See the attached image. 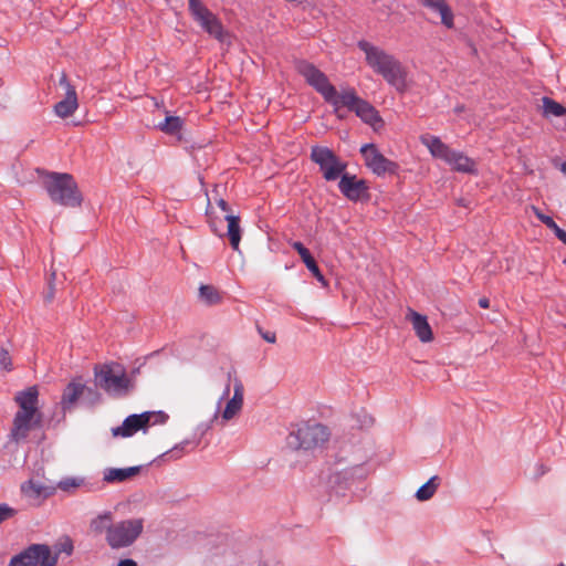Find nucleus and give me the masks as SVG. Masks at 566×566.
<instances>
[{"instance_id":"obj_9","label":"nucleus","mask_w":566,"mask_h":566,"mask_svg":"<svg viewBox=\"0 0 566 566\" xmlns=\"http://www.w3.org/2000/svg\"><path fill=\"white\" fill-rule=\"evenodd\" d=\"M167 419L168 415L164 411L134 413L125 418L120 426L112 428V434L114 437L128 438L149 424L165 423Z\"/></svg>"},{"instance_id":"obj_25","label":"nucleus","mask_w":566,"mask_h":566,"mask_svg":"<svg viewBox=\"0 0 566 566\" xmlns=\"http://www.w3.org/2000/svg\"><path fill=\"white\" fill-rule=\"evenodd\" d=\"M452 169L460 172H474L475 171V163L468 156H465L461 151L453 150L447 161Z\"/></svg>"},{"instance_id":"obj_26","label":"nucleus","mask_w":566,"mask_h":566,"mask_svg":"<svg viewBox=\"0 0 566 566\" xmlns=\"http://www.w3.org/2000/svg\"><path fill=\"white\" fill-rule=\"evenodd\" d=\"M224 219L228 222L227 235L230 240V244L234 251H238L241 241L240 218L238 216L227 213Z\"/></svg>"},{"instance_id":"obj_36","label":"nucleus","mask_w":566,"mask_h":566,"mask_svg":"<svg viewBox=\"0 0 566 566\" xmlns=\"http://www.w3.org/2000/svg\"><path fill=\"white\" fill-rule=\"evenodd\" d=\"M15 513H17V511L13 507H11L9 504L1 503L0 504V525L4 521L13 517L15 515Z\"/></svg>"},{"instance_id":"obj_30","label":"nucleus","mask_w":566,"mask_h":566,"mask_svg":"<svg viewBox=\"0 0 566 566\" xmlns=\"http://www.w3.org/2000/svg\"><path fill=\"white\" fill-rule=\"evenodd\" d=\"M184 120L179 116H167L157 127L166 134H177L181 130Z\"/></svg>"},{"instance_id":"obj_7","label":"nucleus","mask_w":566,"mask_h":566,"mask_svg":"<svg viewBox=\"0 0 566 566\" xmlns=\"http://www.w3.org/2000/svg\"><path fill=\"white\" fill-rule=\"evenodd\" d=\"M143 531V518L123 520L113 524L105 536V541L112 549L126 548L138 539Z\"/></svg>"},{"instance_id":"obj_23","label":"nucleus","mask_w":566,"mask_h":566,"mask_svg":"<svg viewBox=\"0 0 566 566\" xmlns=\"http://www.w3.org/2000/svg\"><path fill=\"white\" fill-rule=\"evenodd\" d=\"M353 112L366 124L376 126L381 123V118L376 108L367 101L360 98Z\"/></svg>"},{"instance_id":"obj_10","label":"nucleus","mask_w":566,"mask_h":566,"mask_svg":"<svg viewBox=\"0 0 566 566\" xmlns=\"http://www.w3.org/2000/svg\"><path fill=\"white\" fill-rule=\"evenodd\" d=\"M57 555L46 544H31L11 557L9 566H55Z\"/></svg>"},{"instance_id":"obj_17","label":"nucleus","mask_w":566,"mask_h":566,"mask_svg":"<svg viewBox=\"0 0 566 566\" xmlns=\"http://www.w3.org/2000/svg\"><path fill=\"white\" fill-rule=\"evenodd\" d=\"M243 395H244V388L239 379H234L233 384V396L231 399L228 400L226 408L223 409L221 413V418L223 422H227L234 418L243 406Z\"/></svg>"},{"instance_id":"obj_29","label":"nucleus","mask_w":566,"mask_h":566,"mask_svg":"<svg viewBox=\"0 0 566 566\" xmlns=\"http://www.w3.org/2000/svg\"><path fill=\"white\" fill-rule=\"evenodd\" d=\"M439 486V478L437 475L430 478L423 485H421L417 492L416 497L420 502L430 500Z\"/></svg>"},{"instance_id":"obj_19","label":"nucleus","mask_w":566,"mask_h":566,"mask_svg":"<svg viewBox=\"0 0 566 566\" xmlns=\"http://www.w3.org/2000/svg\"><path fill=\"white\" fill-rule=\"evenodd\" d=\"M291 247L300 254L307 270L315 276V279L319 283H322L323 286H327V281L325 280L323 273L321 272L315 259L312 256L308 249H306L304 244L300 241L292 242Z\"/></svg>"},{"instance_id":"obj_42","label":"nucleus","mask_w":566,"mask_h":566,"mask_svg":"<svg viewBox=\"0 0 566 566\" xmlns=\"http://www.w3.org/2000/svg\"><path fill=\"white\" fill-rule=\"evenodd\" d=\"M479 305L482 307V308H489L490 307V301L489 298L486 297H482L479 300Z\"/></svg>"},{"instance_id":"obj_43","label":"nucleus","mask_w":566,"mask_h":566,"mask_svg":"<svg viewBox=\"0 0 566 566\" xmlns=\"http://www.w3.org/2000/svg\"><path fill=\"white\" fill-rule=\"evenodd\" d=\"M557 238L566 245V231L565 230H563L562 232H558Z\"/></svg>"},{"instance_id":"obj_15","label":"nucleus","mask_w":566,"mask_h":566,"mask_svg":"<svg viewBox=\"0 0 566 566\" xmlns=\"http://www.w3.org/2000/svg\"><path fill=\"white\" fill-rule=\"evenodd\" d=\"M339 191L350 201H359L367 197L368 186L364 179L355 175L344 174L338 182Z\"/></svg>"},{"instance_id":"obj_37","label":"nucleus","mask_w":566,"mask_h":566,"mask_svg":"<svg viewBox=\"0 0 566 566\" xmlns=\"http://www.w3.org/2000/svg\"><path fill=\"white\" fill-rule=\"evenodd\" d=\"M259 333H260L261 337H262L265 342H268V343H270V344H274V343H275V340H276V335H275V333H274V332H263L261 328H259Z\"/></svg>"},{"instance_id":"obj_16","label":"nucleus","mask_w":566,"mask_h":566,"mask_svg":"<svg viewBox=\"0 0 566 566\" xmlns=\"http://www.w3.org/2000/svg\"><path fill=\"white\" fill-rule=\"evenodd\" d=\"M218 417H219V413H218V410H216L212 418L209 421L201 422L196 427L195 433H193L195 439L192 441L184 440L180 443L176 444L171 450L166 452L164 455L170 454V458L179 459L184 454L186 448L189 444L193 443V448L197 447L200 442V439L211 429L212 423L218 419Z\"/></svg>"},{"instance_id":"obj_13","label":"nucleus","mask_w":566,"mask_h":566,"mask_svg":"<svg viewBox=\"0 0 566 566\" xmlns=\"http://www.w3.org/2000/svg\"><path fill=\"white\" fill-rule=\"evenodd\" d=\"M365 165L377 176L386 174L395 175L398 171V164L387 159L374 144H365L360 148Z\"/></svg>"},{"instance_id":"obj_33","label":"nucleus","mask_w":566,"mask_h":566,"mask_svg":"<svg viewBox=\"0 0 566 566\" xmlns=\"http://www.w3.org/2000/svg\"><path fill=\"white\" fill-rule=\"evenodd\" d=\"M532 210L536 218L543 222L547 228L554 231L555 235L558 237V232H562L563 229L558 227V224L554 221V219L547 214H544L537 207L533 206Z\"/></svg>"},{"instance_id":"obj_44","label":"nucleus","mask_w":566,"mask_h":566,"mask_svg":"<svg viewBox=\"0 0 566 566\" xmlns=\"http://www.w3.org/2000/svg\"><path fill=\"white\" fill-rule=\"evenodd\" d=\"M63 551H64L65 553H67L69 555H70V554H72V552H73V545H72V543H71V542H70V543H67V544L64 546Z\"/></svg>"},{"instance_id":"obj_18","label":"nucleus","mask_w":566,"mask_h":566,"mask_svg":"<svg viewBox=\"0 0 566 566\" xmlns=\"http://www.w3.org/2000/svg\"><path fill=\"white\" fill-rule=\"evenodd\" d=\"M420 142L429 149L430 154L434 158H439L446 163L448 161L451 153L453 151V149H451L447 144H444L439 137L433 135H422L420 136Z\"/></svg>"},{"instance_id":"obj_46","label":"nucleus","mask_w":566,"mask_h":566,"mask_svg":"<svg viewBox=\"0 0 566 566\" xmlns=\"http://www.w3.org/2000/svg\"><path fill=\"white\" fill-rule=\"evenodd\" d=\"M52 297H53V293L51 291L50 294L48 295V298L51 300Z\"/></svg>"},{"instance_id":"obj_32","label":"nucleus","mask_w":566,"mask_h":566,"mask_svg":"<svg viewBox=\"0 0 566 566\" xmlns=\"http://www.w3.org/2000/svg\"><path fill=\"white\" fill-rule=\"evenodd\" d=\"M199 296L208 305L217 304L220 301V294L212 285H201Z\"/></svg>"},{"instance_id":"obj_4","label":"nucleus","mask_w":566,"mask_h":566,"mask_svg":"<svg viewBox=\"0 0 566 566\" xmlns=\"http://www.w3.org/2000/svg\"><path fill=\"white\" fill-rule=\"evenodd\" d=\"M50 199L64 207H77L82 196L72 175L66 172H50L43 181Z\"/></svg>"},{"instance_id":"obj_34","label":"nucleus","mask_w":566,"mask_h":566,"mask_svg":"<svg viewBox=\"0 0 566 566\" xmlns=\"http://www.w3.org/2000/svg\"><path fill=\"white\" fill-rule=\"evenodd\" d=\"M84 480L81 478L69 476L64 478L57 483V488L64 492H72L73 490L83 485Z\"/></svg>"},{"instance_id":"obj_3","label":"nucleus","mask_w":566,"mask_h":566,"mask_svg":"<svg viewBox=\"0 0 566 566\" xmlns=\"http://www.w3.org/2000/svg\"><path fill=\"white\" fill-rule=\"evenodd\" d=\"M14 401L19 410L14 415L9 437L11 441L19 443L29 437L31 430L40 426L41 413L38 407V388L32 386L18 391Z\"/></svg>"},{"instance_id":"obj_38","label":"nucleus","mask_w":566,"mask_h":566,"mask_svg":"<svg viewBox=\"0 0 566 566\" xmlns=\"http://www.w3.org/2000/svg\"><path fill=\"white\" fill-rule=\"evenodd\" d=\"M207 217L209 218V221H210V224L211 227L213 228V231L217 232L216 228H214V222L212 220V206H211V202L210 200H208V207H207Z\"/></svg>"},{"instance_id":"obj_14","label":"nucleus","mask_w":566,"mask_h":566,"mask_svg":"<svg viewBox=\"0 0 566 566\" xmlns=\"http://www.w3.org/2000/svg\"><path fill=\"white\" fill-rule=\"evenodd\" d=\"M59 84L65 88V97L55 104L54 112L56 116L66 118L78 107L77 94L75 87L69 82L65 73H62Z\"/></svg>"},{"instance_id":"obj_39","label":"nucleus","mask_w":566,"mask_h":566,"mask_svg":"<svg viewBox=\"0 0 566 566\" xmlns=\"http://www.w3.org/2000/svg\"><path fill=\"white\" fill-rule=\"evenodd\" d=\"M229 394H230V385L228 384V385L226 386L224 390H223L222 396L220 397V399H219V401H218V405H217V410H218V412L220 411V405H221V401H222L226 397H228V396H229Z\"/></svg>"},{"instance_id":"obj_24","label":"nucleus","mask_w":566,"mask_h":566,"mask_svg":"<svg viewBox=\"0 0 566 566\" xmlns=\"http://www.w3.org/2000/svg\"><path fill=\"white\" fill-rule=\"evenodd\" d=\"M421 4L441 17V22L449 29L453 27V14L446 0H420Z\"/></svg>"},{"instance_id":"obj_35","label":"nucleus","mask_w":566,"mask_h":566,"mask_svg":"<svg viewBox=\"0 0 566 566\" xmlns=\"http://www.w3.org/2000/svg\"><path fill=\"white\" fill-rule=\"evenodd\" d=\"M0 368L4 371H11L13 368L9 344L0 346Z\"/></svg>"},{"instance_id":"obj_47","label":"nucleus","mask_w":566,"mask_h":566,"mask_svg":"<svg viewBox=\"0 0 566 566\" xmlns=\"http://www.w3.org/2000/svg\"><path fill=\"white\" fill-rule=\"evenodd\" d=\"M191 6V0H189V7Z\"/></svg>"},{"instance_id":"obj_5","label":"nucleus","mask_w":566,"mask_h":566,"mask_svg":"<svg viewBox=\"0 0 566 566\" xmlns=\"http://www.w3.org/2000/svg\"><path fill=\"white\" fill-rule=\"evenodd\" d=\"M96 384L108 395L115 397L126 396L134 387L125 368L119 364H105L95 368Z\"/></svg>"},{"instance_id":"obj_40","label":"nucleus","mask_w":566,"mask_h":566,"mask_svg":"<svg viewBox=\"0 0 566 566\" xmlns=\"http://www.w3.org/2000/svg\"><path fill=\"white\" fill-rule=\"evenodd\" d=\"M117 566H137V563L134 559L125 558L119 560Z\"/></svg>"},{"instance_id":"obj_27","label":"nucleus","mask_w":566,"mask_h":566,"mask_svg":"<svg viewBox=\"0 0 566 566\" xmlns=\"http://www.w3.org/2000/svg\"><path fill=\"white\" fill-rule=\"evenodd\" d=\"M45 486L33 479H30L21 484V493L29 500L38 501L42 495L46 496Z\"/></svg>"},{"instance_id":"obj_8","label":"nucleus","mask_w":566,"mask_h":566,"mask_svg":"<svg viewBox=\"0 0 566 566\" xmlns=\"http://www.w3.org/2000/svg\"><path fill=\"white\" fill-rule=\"evenodd\" d=\"M311 159L318 167L326 181H334L340 178L347 168V164L339 159L328 147L313 146Z\"/></svg>"},{"instance_id":"obj_41","label":"nucleus","mask_w":566,"mask_h":566,"mask_svg":"<svg viewBox=\"0 0 566 566\" xmlns=\"http://www.w3.org/2000/svg\"><path fill=\"white\" fill-rule=\"evenodd\" d=\"M217 205H218V207H219L222 211H224V212H228V211H229V206H228V203H227V201H226L224 199H222V198L218 199V200H217Z\"/></svg>"},{"instance_id":"obj_1","label":"nucleus","mask_w":566,"mask_h":566,"mask_svg":"<svg viewBox=\"0 0 566 566\" xmlns=\"http://www.w3.org/2000/svg\"><path fill=\"white\" fill-rule=\"evenodd\" d=\"M357 46L364 52L366 64L374 73L399 93L408 90V71L394 54L366 40L358 41Z\"/></svg>"},{"instance_id":"obj_21","label":"nucleus","mask_w":566,"mask_h":566,"mask_svg":"<svg viewBox=\"0 0 566 566\" xmlns=\"http://www.w3.org/2000/svg\"><path fill=\"white\" fill-rule=\"evenodd\" d=\"M85 390V385L81 381L73 380L71 381L64 389L61 406L63 411L71 410L74 405L77 402L80 397L83 395Z\"/></svg>"},{"instance_id":"obj_31","label":"nucleus","mask_w":566,"mask_h":566,"mask_svg":"<svg viewBox=\"0 0 566 566\" xmlns=\"http://www.w3.org/2000/svg\"><path fill=\"white\" fill-rule=\"evenodd\" d=\"M542 102H543V114L545 116L560 117L566 114V108L562 104L557 103L556 101L545 96L542 98Z\"/></svg>"},{"instance_id":"obj_12","label":"nucleus","mask_w":566,"mask_h":566,"mask_svg":"<svg viewBox=\"0 0 566 566\" xmlns=\"http://www.w3.org/2000/svg\"><path fill=\"white\" fill-rule=\"evenodd\" d=\"M367 470L363 464L346 468L329 476L331 497H346L356 482L364 480Z\"/></svg>"},{"instance_id":"obj_28","label":"nucleus","mask_w":566,"mask_h":566,"mask_svg":"<svg viewBox=\"0 0 566 566\" xmlns=\"http://www.w3.org/2000/svg\"><path fill=\"white\" fill-rule=\"evenodd\" d=\"M113 514L112 512H103L93 518L90 523V528L95 534L106 533L113 527Z\"/></svg>"},{"instance_id":"obj_11","label":"nucleus","mask_w":566,"mask_h":566,"mask_svg":"<svg viewBox=\"0 0 566 566\" xmlns=\"http://www.w3.org/2000/svg\"><path fill=\"white\" fill-rule=\"evenodd\" d=\"M189 11L195 21L206 31L210 36L217 39L219 42H227L229 34L224 31L219 18L213 14L201 0H191Z\"/></svg>"},{"instance_id":"obj_2","label":"nucleus","mask_w":566,"mask_h":566,"mask_svg":"<svg viewBox=\"0 0 566 566\" xmlns=\"http://www.w3.org/2000/svg\"><path fill=\"white\" fill-rule=\"evenodd\" d=\"M296 70L305 78L306 83L319 93L325 102L335 108V112H338L340 107H346L348 111L353 112L360 99L354 88L342 90L338 93L335 86L331 84L327 76L307 61H298L296 63Z\"/></svg>"},{"instance_id":"obj_45","label":"nucleus","mask_w":566,"mask_h":566,"mask_svg":"<svg viewBox=\"0 0 566 566\" xmlns=\"http://www.w3.org/2000/svg\"><path fill=\"white\" fill-rule=\"evenodd\" d=\"M560 170L566 175V160L560 165Z\"/></svg>"},{"instance_id":"obj_22","label":"nucleus","mask_w":566,"mask_h":566,"mask_svg":"<svg viewBox=\"0 0 566 566\" xmlns=\"http://www.w3.org/2000/svg\"><path fill=\"white\" fill-rule=\"evenodd\" d=\"M140 470V465L129 468H107L103 472V480L107 483L124 482L137 475Z\"/></svg>"},{"instance_id":"obj_20","label":"nucleus","mask_w":566,"mask_h":566,"mask_svg":"<svg viewBox=\"0 0 566 566\" xmlns=\"http://www.w3.org/2000/svg\"><path fill=\"white\" fill-rule=\"evenodd\" d=\"M408 318L412 325V328L417 337L422 343L431 342L433 338L432 329L424 315L419 314L412 310L409 311Z\"/></svg>"},{"instance_id":"obj_6","label":"nucleus","mask_w":566,"mask_h":566,"mask_svg":"<svg viewBox=\"0 0 566 566\" xmlns=\"http://www.w3.org/2000/svg\"><path fill=\"white\" fill-rule=\"evenodd\" d=\"M329 437L327 428L321 423H302L287 436L286 443L294 450H312L323 446Z\"/></svg>"}]
</instances>
